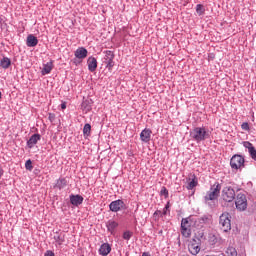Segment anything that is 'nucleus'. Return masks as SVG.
<instances>
[{
  "instance_id": "obj_1",
  "label": "nucleus",
  "mask_w": 256,
  "mask_h": 256,
  "mask_svg": "<svg viewBox=\"0 0 256 256\" xmlns=\"http://www.w3.org/2000/svg\"><path fill=\"white\" fill-rule=\"evenodd\" d=\"M190 137L197 143H201V141L209 139L211 134H209V130L205 127H196L190 132Z\"/></svg>"
},
{
  "instance_id": "obj_2",
  "label": "nucleus",
  "mask_w": 256,
  "mask_h": 256,
  "mask_svg": "<svg viewBox=\"0 0 256 256\" xmlns=\"http://www.w3.org/2000/svg\"><path fill=\"white\" fill-rule=\"evenodd\" d=\"M221 193V184L215 183L211 186L210 190L207 192L205 196V201H215L218 199L219 194Z\"/></svg>"
},
{
  "instance_id": "obj_3",
  "label": "nucleus",
  "mask_w": 256,
  "mask_h": 256,
  "mask_svg": "<svg viewBox=\"0 0 256 256\" xmlns=\"http://www.w3.org/2000/svg\"><path fill=\"white\" fill-rule=\"evenodd\" d=\"M220 227L225 233H227V231H231V215L229 213L224 212L220 216Z\"/></svg>"
},
{
  "instance_id": "obj_4",
  "label": "nucleus",
  "mask_w": 256,
  "mask_h": 256,
  "mask_svg": "<svg viewBox=\"0 0 256 256\" xmlns=\"http://www.w3.org/2000/svg\"><path fill=\"white\" fill-rule=\"evenodd\" d=\"M104 53V63L106 65V69H108V71H112L113 67H115V61H113L115 59V53H113L111 50H107Z\"/></svg>"
},
{
  "instance_id": "obj_5",
  "label": "nucleus",
  "mask_w": 256,
  "mask_h": 256,
  "mask_svg": "<svg viewBox=\"0 0 256 256\" xmlns=\"http://www.w3.org/2000/svg\"><path fill=\"white\" fill-rule=\"evenodd\" d=\"M230 166L232 169H243L245 167V158L243 156L236 154L230 160Z\"/></svg>"
},
{
  "instance_id": "obj_6",
  "label": "nucleus",
  "mask_w": 256,
  "mask_h": 256,
  "mask_svg": "<svg viewBox=\"0 0 256 256\" xmlns=\"http://www.w3.org/2000/svg\"><path fill=\"white\" fill-rule=\"evenodd\" d=\"M181 233L183 237H191V222L190 218H183L181 221Z\"/></svg>"
},
{
  "instance_id": "obj_7",
  "label": "nucleus",
  "mask_w": 256,
  "mask_h": 256,
  "mask_svg": "<svg viewBox=\"0 0 256 256\" xmlns=\"http://www.w3.org/2000/svg\"><path fill=\"white\" fill-rule=\"evenodd\" d=\"M222 199L227 203H231L235 200V190L231 187H225L222 190Z\"/></svg>"
},
{
  "instance_id": "obj_8",
  "label": "nucleus",
  "mask_w": 256,
  "mask_h": 256,
  "mask_svg": "<svg viewBox=\"0 0 256 256\" xmlns=\"http://www.w3.org/2000/svg\"><path fill=\"white\" fill-rule=\"evenodd\" d=\"M235 205L238 211H245V209H247V197L244 194H238Z\"/></svg>"
},
{
  "instance_id": "obj_9",
  "label": "nucleus",
  "mask_w": 256,
  "mask_h": 256,
  "mask_svg": "<svg viewBox=\"0 0 256 256\" xmlns=\"http://www.w3.org/2000/svg\"><path fill=\"white\" fill-rule=\"evenodd\" d=\"M109 209L113 213H119V211H122V209H125V202H123V200L121 199L112 201L109 204Z\"/></svg>"
},
{
  "instance_id": "obj_10",
  "label": "nucleus",
  "mask_w": 256,
  "mask_h": 256,
  "mask_svg": "<svg viewBox=\"0 0 256 256\" xmlns=\"http://www.w3.org/2000/svg\"><path fill=\"white\" fill-rule=\"evenodd\" d=\"M151 133H153L151 131V129H144L141 133H140V139L141 141H143L144 143H149L151 141Z\"/></svg>"
},
{
  "instance_id": "obj_11",
  "label": "nucleus",
  "mask_w": 256,
  "mask_h": 256,
  "mask_svg": "<svg viewBox=\"0 0 256 256\" xmlns=\"http://www.w3.org/2000/svg\"><path fill=\"white\" fill-rule=\"evenodd\" d=\"M38 141H41V135L40 134H34L27 141V146L29 147V149H33V147H35V145H37Z\"/></svg>"
},
{
  "instance_id": "obj_12",
  "label": "nucleus",
  "mask_w": 256,
  "mask_h": 256,
  "mask_svg": "<svg viewBox=\"0 0 256 256\" xmlns=\"http://www.w3.org/2000/svg\"><path fill=\"white\" fill-rule=\"evenodd\" d=\"M87 49L83 48V47H79L74 55L76 59H85L87 57Z\"/></svg>"
},
{
  "instance_id": "obj_13",
  "label": "nucleus",
  "mask_w": 256,
  "mask_h": 256,
  "mask_svg": "<svg viewBox=\"0 0 256 256\" xmlns=\"http://www.w3.org/2000/svg\"><path fill=\"white\" fill-rule=\"evenodd\" d=\"M198 185V180L196 175H191L188 178V185L186 186V189L191 190L195 189V186Z\"/></svg>"
},
{
  "instance_id": "obj_14",
  "label": "nucleus",
  "mask_w": 256,
  "mask_h": 256,
  "mask_svg": "<svg viewBox=\"0 0 256 256\" xmlns=\"http://www.w3.org/2000/svg\"><path fill=\"white\" fill-rule=\"evenodd\" d=\"M70 202L72 205H75L76 207H79L81 203H83V196L81 195H71L70 196Z\"/></svg>"
},
{
  "instance_id": "obj_15",
  "label": "nucleus",
  "mask_w": 256,
  "mask_h": 256,
  "mask_svg": "<svg viewBox=\"0 0 256 256\" xmlns=\"http://www.w3.org/2000/svg\"><path fill=\"white\" fill-rule=\"evenodd\" d=\"M39 40L34 35H29L26 40L27 47H37Z\"/></svg>"
},
{
  "instance_id": "obj_16",
  "label": "nucleus",
  "mask_w": 256,
  "mask_h": 256,
  "mask_svg": "<svg viewBox=\"0 0 256 256\" xmlns=\"http://www.w3.org/2000/svg\"><path fill=\"white\" fill-rule=\"evenodd\" d=\"M99 253L100 255L107 256L111 253V245H109V243L102 244L100 246Z\"/></svg>"
},
{
  "instance_id": "obj_17",
  "label": "nucleus",
  "mask_w": 256,
  "mask_h": 256,
  "mask_svg": "<svg viewBox=\"0 0 256 256\" xmlns=\"http://www.w3.org/2000/svg\"><path fill=\"white\" fill-rule=\"evenodd\" d=\"M88 69L91 73L97 70V59L95 57L88 58Z\"/></svg>"
},
{
  "instance_id": "obj_18",
  "label": "nucleus",
  "mask_w": 256,
  "mask_h": 256,
  "mask_svg": "<svg viewBox=\"0 0 256 256\" xmlns=\"http://www.w3.org/2000/svg\"><path fill=\"white\" fill-rule=\"evenodd\" d=\"M91 109H92L91 100H83L81 104V110L83 111V113L87 114L89 113V111H91Z\"/></svg>"
},
{
  "instance_id": "obj_19",
  "label": "nucleus",
  "mask_w": 256,
  "mask_h": 256,
  "mask_svg": "<svg viewBox=\"0 0 256 256\" xmlns=\"http://www.w3.org/2000/svg\"><path fill=\"white\" fill-rule=\"evenodd\" d=\"M188 249L191 255H197L201 251V247L195 241L189 244Z\"/></svg>"
},
{
  "instance_id": "obj_20",
  "label": "nucleus",
  "mask_w": 256,
  "mask_h": 256,
  "mask_svg": "<svg viewBox=\"0 0 256 256\" xmlns=\"http://www.w3.org/2000/svg\"><path fill=\"white\" fill-rule=\"evenodd\" d=\"M106 227L110 233H113L115 231V229H117V227H119V223H117V221H115V220H109L106 223Z\"/></svg>"
},
{
  "instance_id": "obj_21",
  "label": "nucleus",
  "mask_w": 256,
  "mask_h": 256,
  "mask_svg": "<svg viewBox=\"0 0 256 256\" xmlns=\"http://www.w3.org/2000/svg\"><path fill=\"white\" fill-rule=\"evenodd\" d=\"M53 71V61H50L43 65L42 75H49Z\"/></svg>"
},
{
  "instance_id": "obj_22",
  "label": "nucleus",
  "mask_w": 256,
  "mask_h": 256,
  "mask_svg": "<svg viewBox=\"0 0 256 256\" xmlns=\"http://www.w3.org/2000/svg\"><path fill=\"white\" fill-rule=\"evenodd\" d=\"M54 187L59 189V191L65 189V187H67V180L65 178L58 179Z\"/></svg>"
},
{
  "instance_id": "obj_23",
  "label": "nucleus",
  "mask_w": 256,
  "mask_h": 256,
  "mask_svg": "<svg viewBox=\"0 0 256 256\" xmlns=\"http://www.w3.org/2000/svg\"><path fill=\"white\" fill-rule=\"evenodd\" d=\"M0 67H2V69H9V67H11V59L7 57H4L3 59H1Z\"/></svg>"
},
{
  "instance_id": "obj_24",
  "label": "nucleus",
  "mask_w": 256,
  "mask_h": 256,
  "mask_svg": "<svg viewBox=\"0 0 256 256\" xmlns=\"http://www.w3.org/2000/svg\"><path fill=\"white\" fill-rule=\"evenodd\" d=\"M84 137H89L91 135V124H85L83 128Z\"/></svg>"
},
{
  "instance_id": "obj_25",
  "label": "nucleus",
  "mask_w": 256,
  "mask_h": 256,
  "mask_svg": "<svg viewBox=\"0 0 256 256\" xmlns=\"http://www.w3.org/2000/svg\"><path fill=\"white\" fill-rule=\"evenodd\" d=\"M226 255L227 256H237V249H235V247H233V246L228 247L226 250Z\"/></svg>"
},
{
  "instance_id": "obj_26",
  "label": "nucleus",
  "mask_w": 256,
  "mask_h": 256,
  "mask_svg": "<svg viewBox=\"0 0 256 256\" xmlns=\"http://www.w3.org/2000/svg\"><path fill=\"white\" fill-rule=\"evenodd\" d=\"M196 13L197 15L201 16V15H205V6H203L202 4H198L196 6Z\"/></svg>"
},
{
  "instance_id": "obj_27",
  "label": "nucleus",
  "mask_w": 256,
  "mask_h": 256,
  "mask_svg": "<svg viewBox=\"0 0 256 256\" xmlns=\"http://www.w3.org/2000/svg\"><path fill=\"white\" fill-rule=\"evenodd\" d=\"M25 167L27 171H33V162H31V160H27L25 163Z\"/></svg>"
},
{
  "instance_id": "obj_28",
  "label": "nucleus",
  "mask_w": 256,
  "mask_h": 256,
  "mask_svg": "<svg viewBox=\"0 0 256 256\" xmlns=\"http://www.w3.org/2000/svg\"><path fill=\"white\" fill-rule=\"evenodd\" d=\"M160 195H164V197L167 199V197H169V190H167L166 187H162Z\"/></svg>"
},
{
  "instance_id": "obj_29",
  "label": "nucleus",
  "mask_w": 256,
  "mask_h": 256,
  "mask_svg": "<svg viewBox=\"0 0 256 256\" xmlns=\"http://www.w3.org/2000/svg\"><path fill=\"white\" fill-rule=\"evenodd\" d=\"M248 151H249V154L252 157V159H254L256 161V149H255V147L250 148V150H248Z\"/></svg>"
},
{
  "instance_id": "obj_30",
  "label": "nucleus",
  "mask_w": 256,
  "mask_h": 256,
  "mask_svg": "<svg viewBox=\"0 0 256 256\" xmlns=\"http://www.w3.org/2000/svg\"><path fill=\"white\" fill-rule=\"evenodd\" d=\"M56 243H58L59 245H63V243L65 242V239H63L61 236H55L54 237Z\"/></svg>"
},
{
  "instance_id": "obj_31",
  "label": "nucleus",
  "mask_w": 256,
  "mask_h": 256,
  "mask_svg": "<svg viewBox=\"0 0 256 256\" xmlns=\"http://www.w3.org/2000/svg\"><path fill=\"white\" fill-rule=\"evenodd\" d=\"M123 239H125L126 241H129V239H131V232L129 231L124 232Z\"/></svg>"
},
{
  "instance_id": "obj_32",
  "label": "nucleus",
  "mask_w": 256,
  "mask_h": 256,
  "mask_svg": "<svg viewBox=\"0 0 256 256\" xmlns=\"http://www.w3.org/2000/svg\"><path fill=\"white\" fill-rule=\"evenodd\" d=\"M244 147L248 149V151H251V148H253V144L251 142H244Z\"/></svg>"
},
{
  "instance_id": "obj_33",
  "label": "nucleus",
  "mask_w": 256,
  "mask_h": 256,
  "mask_svg": "<svg viewBox=\"0 0 256 256\" xmlns=\"http://www.w3.org/2000/svg\"><path fill=\"white\" fill-rule=\"evenodd\" d=\"M241 127L244 131H249V123L244 122L242 123Z\"/></svg>"
},
{
  "instance_id": "obj_34",
  "label": "nucleus",
  "mask_w": 256,
  "mask_h": 256,
  "mask_svg": "<svg viewBox=\"0 0 256 256\" xmlns=\"http://www.w3.org/2000/svg\"><path fill=\"white\" fill-rule=\"evenodd\" d=\"M44 256H55V253L51 250H47L44 254Z\"/></svg>"
},
{
  "instance_id": "obj_35",
  "label": "nucleus",
  "mask_w": 256,
  "mask_h": 256,
  "mask_svg": "<svg viewBox=\"0 0 256 256\" xmlns=\"http://www.w3.org/2000/svg\"><path fill=\"white\" fill-rule=\"evenodd\" d=\"M61 109H67V104L65 102L61 104Z\"/></svg>"
},
{
  "instance_id": "obj_36",
  "label": "nucleus",
  "mask_w": 256,
  "mask_h": 256,
  "mask_svg": "<svg viewBox=\"0 0 256 256\" xmlns=\"http://www.w3.org/2000/svg\"><path fill=\"white\" fill-rule=\"evenodd\" d=\"M164 209H165V210H164V215H166V214H167V211H166V210L169 209V204H167Z\"/></svg>"
},
{
  "instance_id": "obj_37",
  "label": "nucleus",
  "mask_w": 256,
  "mask_h": 256,
  "mask_svg": "<svg viewBox=\"0 0 256 256\" xmlns=\"http://www.w3.org/2000/svg\"><path fill=\"white\" fill-rule=\"evenodd\" d=\"M3 173H4L3 168L0 167V179L1 177H3Z\"/></svg>"
},
{
  "instance_id": "obj_38",
  "label": "nucleus",
  "mask_w": 256,
  "mask_h": 256,
  "mask_svg": "<svg viewBox=\"0 0 256 256\" xmlns=\"http://www.w3.org/2000/svg\"><path fill=\"white\" fill-rule=\"evenodd\" d=\"M49 118H50V119H53V116H51V114H50Z\"/></svg>"
},
{
  "instance_id": "obj_39",
  "label": "nucleus",
  "mask_w": 256,
  "mask_h": 256,
  "mask_svg": "<svg viewBox=\"0 0 256 256\" xmlns=\"http://www.w3.org/2000/svg\"><path fill=\"white\" fill-rule=\"evenodd\" d=\"M49 118H50V119H53V116H51V114H50Z\"/></svg>"
},
{
  "instance_id": "obj_40",
  "label": "nucleus",
  "mask_w": 256,
  "mask_h": 256,
  "mask_svg": "<svg viewBox=\"0 0 256 256\" xmlns=\"http://www.w3.org/2000/svg\"><path fill=\"white\" fill-rule=\"evenodd\" d=\"M0 99H1V92H0Z\"/></svg>"
}]
</instances>
